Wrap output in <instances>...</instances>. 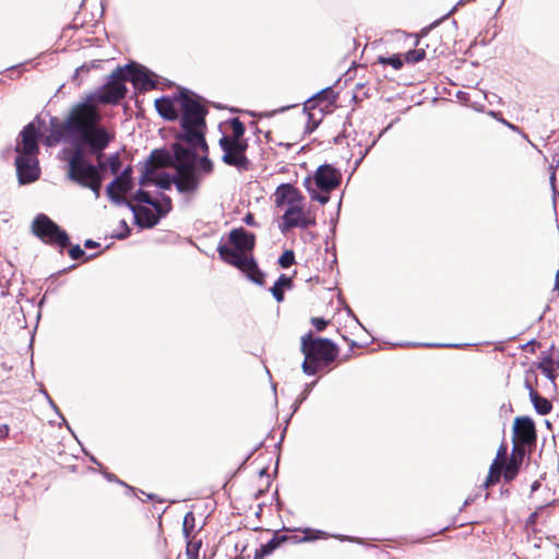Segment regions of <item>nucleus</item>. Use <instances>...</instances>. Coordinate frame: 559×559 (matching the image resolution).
Instances as JSON below:
<instances>
[{
    "instance_id": "f257e3e1",
    "label": "nucleus",
    "mask_w": 559,
    "mask_h": 559,
    "mask_svg": "<svg viewBox=\"0 0 559 559\" xmlns=\"http://www.w3.org/2000/svg\"><path fill=\"white\" fill-rule=\"evenodd\" d=\"M98 108L87 99L74 105L62 124L58 126L51 134L53 142H69L72 147L64 148V157L72 156L80 148L86 158V153L96 155L98 174L108 167L107 159H103V151L114 139V133L103 127Z\"/></svg>"
},
{
    "instance_id": "f03ea898",
    "label": "nucleus",
    "mask_w": 559,
    "mask_h": 559,
    "mask_svg": "<svg viewBox=\"0 0 559 559\" xmlns=\"http://www.w3.org/2000/svg\"><path fill=\"white\" fill-rule=\"evenodd\" d=\"M179 111V120L181 132L177 135V140L182 141L192 146H200L203 152H207V143L205 141V117L207 109L201 103V97L187 88H181V104Z\"/></svg>"
},
{
    "instance_id": "7ed1b4c3",
    "label": "nucleus",
    "mask_w": 559,
    "mask_h": 559,
    "mask_svg": "<svg viewBox=\"0 0 559 559\" xmlns=\"http://www.w3.org/2000/svg\"><path fill=\"white\" fill-rule=\"evenodd\" d=\"M15 157L16 176L20 185L35 182L40 177L38 162V131L33 122L28 123L21 132V141L17 142Z\"/></svg>"
},
{
    "instance_id": "20e7f679",
    "label": "nucleus",
    "mask_w": 559,
    "mask_h": 559,
    "mask_svg": "<svg viewBox=\"0 0 559 559\" xmlns=\"http://www.w3.org/2000/svg\"><path fill=\"white\" fill-rule=\"evenodd\" d=\"M300 349L305 356L301 368L307 376L316 374L338 355V348L331 340L314 337L311 333L301 337Z\"/></svg>"
},
{
    "instance_id": "39448f33",
    "label": "nucleus",
    "mask_w": 559,
    "mask_h": 559,
    "mask_svg": "<svg viewBox=\"0 0 559 559\" xmlns=\"http://www.w3.org/2000/svg\"><path fill=\"white\" fill-rule=\"evenodd\" d=\"M67 162V177L72 182L78 183L83 188L90 189L95 199L100 195V188L103 183V176L98 174L97 167L90 163L78 148L72 156L64 157Z\"/></svg>"
},
{
    "instance_id": "423d86ee",
    "label": "nucleus",
    "mask_w": 559,
    "mask_h": 559,
    "mask_svg": "<svg viewBox=\"0 0 559 559\" xmlns=\"http://www.w3.org/2000/svg\"><path fill=\"white\" fill-rule=\"evenodd\" d=\"M342 174L330 164L320 165L313 177H306L302 186L308 191L310 198L321 204L329 202V192L334 190L341 183Z\"/></svg>"
},
{
    "instance_id": "0eeeda50",
    "label": "nucleus",
    "mask_w": 559,
    "mask_h": 559,
    "mask_svg": "<svg viewBox=\"0 0 559 559\" xmlns=\"http://www.w3.org/2000/svg\"><path fill=\"white\" fill-rule=\"evenodd\" d=\"M32 231L45 243L57 245L61 249L70 245L68 234L46 214H38L34 218Z\"/></svg>"
},
{
    "instance_id": "6e6552de",
    "label": "nucleus",
    "mask_w": 559,
    "mask_h": 559,
    "mask_svg": "<svg viewBox=\"0 0 559 559\" xmlns=\"http://www.w3.org/2000/svg\"><path fill=\"white\" fill-rule=\"evenodd\" d=\"M128 69L117 68L108 78L106 84L97 92L95 98L103 104H117L126 96V73Z\"/></svg>"
},
{
    "instance_id": "1a4fd4ad",
    "label": "nucleus",
    "mask_w": 559,
    "mask_h": 559,
    "mask_svg": "<svg viewBox=\"0 0 559 559\" xmlns=\"http://www.w3.org/2000/svg\"><path fill=\"white\" fill-rule=\"evenodd\" d=\"M219 147L223 151L222 160L228 165L237 168L238 171H247L250 162L246 156L248 142H231L227 136L219 139Z\"/></svg>"
},
{
    "instance_id": "9d476101",
    "label": "nucleus",
    "mask_w": 559,
    "mask_h": 559,
    "mask_svg": "<svg viewBox=\"0 0 559 559\" xmlns=\"http://www.w3.org/2000/svg\"><path fill=\"white\" fill-rule=\"evenodd\" d=\"M175 187L179 193L182 194H193L199 190L200 187V176L194 167L181 166L180 168H175Z\"/></svg>"
},
{
    "instance_id": "9b49d317",
    "label": "nucleus",
    "mask_w": 559,
    "mask_h": 559,
    "mask_svg": "<svg viewBox=\"0 0 559 559\" xmlns=\"http://www.w3.org/2000/svg\"><path fill=\"white\" fill-rule=\"evenodd\" d=\"M122 69H128L126 73L127 81H131L133 86L139 90H152L156 86L154 80L155 74L143 66L139 64H127Z\"/></svg>"
},
{
    "instance_id": "f8f14e48",
    "label": "nucleus",
    "mask_w": 559,
    "mask_h": 559,
    "mask_svg": "<svg viewBox=\"0 0 559 559\" xmlns=\"http://www.w3.org/2000/svg\"><path fill=\"white\" fill-rule=\"evenodd\" d=\"M514 443L519 445H531L536 441V429L534 421L527 417H518L513 425Z\"/></svg>"
},
{
    "instance_id": "ddd939ff",
    "label": "nucleus",
    "mask_w": 559,
    "mask_h": 559,
    "mask_svg": "<svg viewBox=\"0 0 559 559\" xmlns=\"http://www.w3.org/2000/svg\"><path fill=\"white\" fill-rule=\"evenodd\" d=\"M181 104V90L169 96H163L155 99V108L158 115L168 121H175L179 118Z\"/></svg>"
},
{
    "instance_id": "4468645a",
    "label": "nucleus",
    "mask_w": 559,
    "mask_h": 559,
    "mask_svg": "<svg viewBox=\"0 0 559 559\" xmlns=\"http://www.w3.org/2000/svg\"><path fill=\"white\" fill-rule=\"evenodd\" d=\"M283 230L294 227L308 228L316 225L314 217H310L301 207H286L283 214Z\"/></svg>"
},
{
    "instance_id": "2eb2a0df",
    "label": "nucleus",
    "mask_w": 559,
    "mask_h": 559,
    "mask_svg": "<svg viewBox=\"0 0 559 559\" xmlns=\"http://www.w3.org/2000/svg\"><path fill=\"white\" fill-rule=\"evenodd\" d=\"M122 205L127 206L133 213L135 224L142 228L154 227L163 217L159 216V213H155L153 210L143 205H135L128 199L127 203H122Z\"/></svg>"
},
{
    "instance_id": "dca6fc26",
    "label": "nucleus",
    "mask_w": 559,
    "mask_h": 559,
    "mask_svg": "<svg viewBox=\"0 0 559 559\" xmlns=\"http://www.w3.org/2000/svg\"><path fill=\"white\" fill-rule=\"evenodd\" d=\"M189 147H185L182 144L176 142L171 145L173 150V162L175 160V168H180L182 165L187 167H194L197 163V153L195 150L200 148V146H192L188 144Z\"/></svg>"
},
{
    "instance_id": "f3484780",
    "label": "nucleus",
    "mask_w": 559,
    "mask_h": 559,
    "mask_svg": "<svg viewBox=\"0 0 559 559\" xmlns=\"http://www.w3.org/2000/svg\"><path fill=\"white\" fill-rule=\"evenodd\" d=\"M217 251L222 260L230 265L238 267L239 270H241L245 264H248V262L249 264H253L252 257L226 245H219Z\"/></svg>"
},
{
    "instance_id": "a211bd4d",
    "label": "nucleus",
    "mask_w": 559,
    "mask_h": 559,
    "mask_svg": "<svg viewBox=\"0 0 559 559\" xmlns=\"http://www.w3.org/2000/svg\"><path fill=\"white\" fill-rule=\"evenodd\" d=\"M277 206L286 204L287 207L299 206L302 200L300 192L289 183L281 185L275 192Z\"/></svg>"
},
{
    "instance_id": "6ab92c4d",
    "label": "nucleus",
    "mask_w": 559,
    "mask_h": 559,
    "mask_svg": "<svg viewBox=\"0 0 559 559\" xmlns=\"http://www.w3.org/2000/svg\"><path fill=\"white\" fill-rule=\"evenodd\" d=\"M524 455V448L519 445L518 443H514L511 456L503 468V477L506 481H511L516 477L519 469L523 463Z\"/></svg>"
},
{
    "instance_id": "aec40b11",
    "label": "nucleus",
    "mask_w": 559,
    "mask_h": 559,
    "mask_svg": "<svg viewBox=\"0 0 559 559\" xmlns=\"http://www.w3.org/2000/svg\"><path fill=\"white\" fill-rule=\"evenodd\" d=\"M229 241L235 249L247 254L254 247V235L243 228H236L229 233Z\"/></svg>"
},
{
    "instance_id": "412c9836",
    "label": "nucleus",
    "mask_w": 559,
    "mask_h": 559,
    "mask_svg": "<svg viewBox=\"0 0 559 559\" xmlns=\"http://www.w3.org/2000/svg\"><path fill=\"white\" fill-rule=\"evenodd\" d=\"M536 368L545 374L552 388L556 389V371L559 368V359L554 358L552 355L547 352H543L540 361L536 364Z\"/></svg>"
},
{
    "instance_id": "4be33fe9",
    "label": "nucleus",
    "mask_w": 559,
    "mask_h": 559,
    "mask_svg": "<svg viewBox=\"0 0 559 559\" xmlns=\"http://www.w3.org/2000/svg\"><path fill=\"white\" fill-rule=\"evenodd\" d=\"M121 180L132 181V167L128 166L124 168L116 178L107 186L106 193L109 200L116 205H122V203H127V198L117 194L115 191V185Z\"/></svg>"
},
{
    "instance_id": "5701e85b",
    "label": "nucleus",
    "mask_w": 559,
    "mask_h": 559,
    "mask_svg": "<svg viewBox=\"0 0 559 559\" xmlns=\"http://www.w3.org/2000/svg\"><path fill=\"white\" fill-rule=\"evenodd\" d=\"M132 200L136 202H141L144 204H148L153 206L155 212L159 213V216H165L170 210H171V200L169 197H165V200L167 201L168 207L166 210L162 209V203H159L156 200H153L148 192L139 189L133 195Z\"/></svg>"
},
{
    "instance_id": "b1692460",
    "label": "nucleus",
    "mask_w": 559,
    "mask_h": 559,
    "mask_svg": "<svg viewBox=\"0 0 559 559\" xmlns=\"http://www.w3.org/2000/svg\"><path fill=\"white\" fill-rule=\"evenodd\" d=\"M304 533V536L299 539L300 543H309L317 540L319 538H328V537H334L340 540H349V542H356L355 538L346 536V535H330L324 531L320 530H312L309 527L300 530Z\"/></svg>"
},
{
    "instance_id": "393cba45",
    "label": "nucleus",
    "mask_w": 559,
    "mask_h": 559,
    "mask_svg": "<svg viewBox=\"0 0 559 559\" xmlns=\"http://www.w3.org/2000/svg\"><path fill=\"white\" fill-rule=\"evenodd\" d=\"M287 538L288 537L286 535H274L267 543L261 545L260 548L255 550V559L271 555L284 542H286Z\"/></svg>"
},
{
    "instance_id": "a878e982",
    "label": "nucleus",
    "mask_w": 559,
    "mask_h": 559,
    "mask_svg": "<svg viewBox=\"0 0 559 559\" xmlns=\"http://www.w3.org/2000/svg\"><path fill=\"white\" fill-rule=\"evenodd\" d=\"M293 287V280L285 275V274H282L277 280L276 282L274 283V285L271 287V294L272 296L275 298V300L277 302H281L284 300V289H290Z\"/></svg>"
},
{
    "instance_id": "bb28decb",
    "label": "nucleus",
    "mask_w": 559,
    "mask_h": 559,
    "mask_svg": "<svg viewBox=\"0 0 559 559\" xmlns=\"http://www.w3.org/2000/svg\"><path fill=\"white\" fill-rule=\"evenodd\" d=\"M145 164L152 165L155 170L157 167L173 165V156L164 150H154Z\"/></svg>"
},
{
    "instance_id": "cd10ccee",
    "label": "nucleus",
    "mask_w": 559,
    "mask_h": 559,
    "mask_svg": "<svg viewBox=\"0 0 559 559\" xmlns=\"http://www.w3.org/2000/svg\"><path fill=\"white\" fill-rule=\"evenodd\" d=\"M240 271H242L252 283L259 286L264 284V273L259 269L254 259L253 264H245Z\"/></svg>"
},
{
    "instance_id": "c85d7f7f",
    "label": "nucleus",
    "mask_w": 559,
    "mask_h": 559,
    "mask_svg": "<svg viewBox=\"0 0 559 559\" xmlns=\"http://www.w3.org/2000/svg\"><path fill=\"white\" fill-rule=\"evenodd\" d=\"M530 400L534 406V409L540 414L546 415L551 411V403L537 393V391H532L528 393Z\"/></svg>"
},
{
    "instance_id": "c756f323",
    "label": "nucleus",
    "mask_w": 559,
    "mask_h": 559,
    "mask_svg": "<svg viewBox=\"0 0 559 559\" xmlns=\"http://www.w3.org/2000/svg\"><path fill=\"white\" fill-rule=\"evenodd\" d=\"M231 135H226L227 139L231 142H248L243 139V134L246 131L245 124L240 121L239 118H233L230 120Z\"/></svg>"
},
{
    "instance_id": "7c9ffc66",
    "label": "nucleus",
    "mask_w": 559,
    "mask_h": 559,
    "mask_svg": "<svg viewBox=\"0 0 559 559\" xmlns=\"http://www.w3.org/2000/svg\"><path fill=\"white\" fill-rule=\"evenodd\" d=\"M503 469V462H498V460H493L489 467L488 476L484 483V487H489L499 481L501 472Z\"/></svg>"
},
{
    "instance_id": "2f4dec72",
    "label": "nucleus",
    "mask_w": 559,
    "mask_h": 559,
    "mask_svg": "<svg viewBox=\"0 0 559 559\" xmlns=\"http://www.w3.org/2000/svg\"><path fill=\"white\" fill-rule=\"evenodd\" d=\"M537 384V374L534 368H530L524 372V388L531 393L535 390V385Z\"/></svg>"
},
{
    "instance_id": "473e14b6",
    "label": "nucleus",
    "mask_w": 559,
    "mask_h": 559,
    "mask_svg": "<svg viewBox=\"0 0 559 559\" xmlns=\"http://www.w3.org/2000/svg\"><path fill=\"white\" fill-rule=\"evenodd\" d=\"M378 62L381 64H389L395 70H400L403 67V60L400 55H393L391 57H378Z\"/></svg>"
},
{
    "instance_id": "72a5a7b5",
    "label": "nucleus",
    "mask_w": 559,
    "mask_h": 559,
    "mask_svg": "<svg viewBox=\"0 0 559 559\" xmlns=\"http://www.w3.org/2000/svg\"><path fill=\"white\" fill-rule=\"evenodd\" d=\"M154 167L150 164H144L142 175L139 179L140 186H147L148 183H154Z\"/></svg>"
},
{
    "instance_id": "f704fd0d",
    "label": "nucleus",
    "mask_w": 559,
    "mask_h": 559,
    "mask_svg": "<svg viewBox=\"0 0 559 559\" xmlns=\"http://www.w3.org/2000/svg\"><path fill=\"white\" fill-rule=\"evenodd\" d=\"M154 183L163 190H169L175 185V176L168 174L160 175L154 178Z\"/></svg>"
},
{
    "instance_id": "c9c22d12",
    "label": "nucleus",
    "mask_w": 559,
    "mask_h": 559,
    "mask_svg": "<svg viewBox=\"0 0 559 559\" xmlns=\"http://www.w3.org/2000/svg\"><path fill=\"white\" fill-rule=\"evenodd\" d=\"M425 57H426V51H425V49L420 48V49H414V50L407 51L405 55V60L409 63H417V62L424 60Z\"/></svg>"
},
{
    "instance_id": "e433bc0d",
    "label": "nucleus",
    "mask_w": 559,
    "mask_h": 559,
    "mask_svg": "<svg viewBox=\"0 0 559 559\" xmlns=\"http://www.w3.org/2000/svg\"><path fill=\"white\" fill-rule=\"evenodd\" d=\"M201 540L198 542H188L186 555L187 559H198L199 558V550L201 547Z\"/></svg>"
},
{
    "instance_id": "4c0bfd02",
    "label": "nucleus",
    "mask_w": 559,
    "mask_h": 559,
    "mask_svg": "<svg viewBox=\"0 0 559 559\" xmlns=\"http://www.w3.org/2000/svg\"><path fill=\"white\" fill-rule=\"evenodd\" d=\"M294 263H295V254L292 250L284 251L278 259V264L284 269L289 267Z\"/></svg>"
},
{
    "instance_id": "58836bf2",
    "label": "nucleus",
    "mask_w": 559,
    "mask_h": 559,
    "mask_svg": "<svg viewBox=\"0 0 559 559\" xmlns=\"http://www.w3.org/2000/svg\"><path fill=\"white\" fill-rule=\"evenodd\" d=\"M107 163H108V168L110 169L111 174L118 175L120 167H121L119 154L116 153V154L110 155L107 158Z\"/></svg>"
},
{
    "instance_id": "ea45409f",
    "label": "nucleus",
    "mask_w": 559,
    "mask_h": 559,
    "mask_svg": "<svg viewBox=\"0 0 559 559\" xmlns=\"http://www.w3.org/2000/svg\"><path fill=\"white\" fill-rule=\"evenodd\" d=\"M133 188L132 181L121 180L115 185V191L117 194L124 197V194L129 193Z\"/></svg>"
},
{
    "instance_id": "a19ab883",
    "label": "nucleus",
    "mask_w": 559,
    "mask_h": 559,
    "mask_svg": "<svg viewBox=\"0 0 559 559\" xmlns=\"http://www.w3.org/2000/svg\"><path fill=\"white\" fill-rule=\"evenodd\" d=\"M314 384H316V382H311V383L306 384L304 391L300 393V395L297 397V400L295 402V411L307 399L308 394L311 392V390L314 386Z\"/></svg>"
},
{
    "instance_id": "79ce46f5",
    "label": "nucleus",
    "mask_w": 559,
    "mask_h": 559,
    "mask_svg": "<svg viewBox=\"0 0 559 559\" xmlns=\"http://www.w3.org/2000/svg\"><path fill=\"white\" fill-rule=\"evenodd\" d=\"M199 169L204 174H210L213 171V163L207 156H203L199 160Z\"/></svg>"
},
{
    "instance_id": "37998d69",
    "label": "nucleus",
    "mask_w": 559,
    "mask_h": 559,
    "mask_svg": "<svg viewBox=\"0 0 559 559\" xmlns=\"http://www.w3.org/2000/svg\"><path fill=\"white\" fill-rule=\"evenodd\" d=\"M43 393H44V395H45L46 400L48 401V403H49L50 407H51V408L55 411V413H56V414L61 418L62 424H64V425L68 427V429H70V427H69V425H68V423H67L66 418L62 416V414L60 413V411H59L58 406L55 404V402H53V401H52V399L49 396V394H48L45 390L43 391Z\"/></svg>"
},
{
    "instance_id": "c03bdc74",
    "label": "nucleus",
    "mask_w": 559,
    "mask_h": 559,
    "mask_svg": "<svg viewBox=\"0 0 559 559\" xmlns=\"http://www.w3.org/2000/svg\"><path fill=\"white\" fill-rule=\"evenodd\" d=\"M84 254H85L84 250L79 245L73 246L69 250V255L73 260H78V259L82 258Z\"/></svg>"
},
{
    "instance_id": "a18cd8bd",
    "label": "nucleus",
    "mask_w": 559,
    "mask_h": 559,
    "mask_svg": "<svg viewBox=\"0 0 559 559\" xmlns=\"http://www.w3.org/2000/svg\"><path fill=\"white\" fill-rule=\"evenodd\" d=\"M190 521L191 522L194 521L192 512H188L183 519V528L182 530H183L186 537H189V535H190V528L188 527Z\"/></svg>"
},
{
    "instance_id": "49530a36",
    "label": "nucleus",
    "mask_w": 559,
    "mask_h": 559,
    "mask_svg": "<svg viewBox=\"0 0 559 559\" xmlns=\"http://www.w3.org/2000/svg\"><path fill=\"white\" fill-rule=\"evenodd\" d=\"M311 322L318 331H323L328 324L322 318H312Z\"/></svg>"
},
{
    "instance_id": "de8ad7c7",
    "label": "nucleus",
    "mask_w": 559,
    "mask_h": 559,
    "mask_svg": "<svg viewBox=\"0 0 559 559\" xmlns=\"http://www.w3.org/2000/svg\"><path fill=\"white\" fill-rule=\"evenodd\" d=\"M331 93H333L332 88L325 87V88L321 90L319 93H317V95H314L312 98H309L307 100V104L311 103L314 98H321L323 95L331 94Z\"/></svg>"
},
{
    "instance_id": "09e8293b",
    "label": "nucleus",
    "mask_w": 559,
    "mask_h": 559,
    "mask_svg": "<svg viewBox=\"0 0 559 559\" xmlns=\"http://www.w3.org/2000/svg\"><path fill=\"white\" fill-rule=\"evenodd\" d=\"M507 453V447L504 444H501L497 451V456L495 460H498V462H503V457Z\"/></svg>"
},
{
    "instance_id": "8fccbe9b",
    "label": "nucleus",
    "mask_w": 559,
    "mask_h": 559,
    "mask_svg": "<svg viewBox=\"0 0 559 559\" xmlns=\"http://www.w3.org/2000/svg\"><path fill=\"white\" fill-rule=\"evenodd\" d=\"M120 225H121V227L124 228L126 231H124V234L117 235V238L123 239L130 234V228L128 227L126 221H123V219L120 222Z\"/></svg>"
},
{
    "instance_id": "3c124183",
    "label": "nucleus",
    "mask_w": 559,
    "mask_h": 559,
    "mask_svg": "<svg viewBox=\"0 0 559 559\" xmlns=\"http://www.w3.org/2000/svg\"><path fill=\"white\" fill-rule=\"evenodd\" d=\"M104 476L108 481H114V483H119L121 485H126L123 481L119 480L116 475H114L111 473H104Z\"/></svg>"
},
{
    "instance_id": "603ef678",
    "label": "nucleus",
    "mask_w": 559,
    "mask_h": 559,
    "mask_svg": "<svg viewBox=\"0 0 559 559\" xmlns=\"http://www.w3.org/2000/svg\"><path fill=\"white\" fill-rule=\"evenodd\" d=\"M9 433V428L7 425H1L0 426V439H3L8 436Z\"/></svg>"
},
{
    "instance_id": "864d4df0",
    "label": "nucleus",
    "mask_w": 559,
    "mask_h": 559,
    "mask_svg": "<svg viewBox=\"0 0 559 559\" xmlns=\"http://www.w3.org/2000/svg\"><path fill=\"white\" fill-rule=\"evenodd\" d=\"M84 246L86 248H97L99 246L98 242L94 241V240H91V239H87L85 242H84Z\"/></svg>"
},
{
    "instance_id": "5fc2aeb1",
    "label": "nucleus",
    "mask_w": 559,
    "mask_h": 559,
    "mask_svg": "<svg viewBox=\"0 0 559 559\" xmlns=\"http://www.w3.org/2000/svg\"><path fill=\"white\" fill-rule=\"evenodd\" d=\"M501 121H502V123L508 126L511 130L519 132V128L516 126H514V124H512V123H510V122H508L506 120H501Z\"/></svg>"
},
{
    "instance_id": "6e6d98bb",
    "label": "nucleus",
    "mask_w": 559,
    "mask_h": 559,
    "mask_svg": "<svg viewBox=\"0 0 559 559\" xmlns=\"http://www.w3.org/2000/svg\"><path fill=\"white\" fill-rule=\"evenodd\" d=\"M245 222L248 225H252L253 224V216L251 214L246 215Z\"/></svg>"
},
{
    "instance_id": "4d7b16f0",
    "label": "nucleus",
    "mask_w": 559,
    "mask_h": 559,
    "mask_svg": "<svg viewBox=\"0 0 559 559\" xmlns=\"http://www.w3.org/2000/svg\"><path fill=\"white\" fill-rule=\"evenodd\" d=\"M555 289H557L559 292V271H557V274H556Z\"/></svg>"
},
{
    "instance_id": "13d9d810",
    "label": "nucleus",
    "mask_w": 559,
    "mask_h": 559,
    "mask_svg": "<svg viewBox=\"0 0 559 559\" xmlns=\"http://www.w3.org/2000/svg\"><path fill=\"white\" fill-rule=\"evenodd\" d=\"M555 181H556V174H555V171H554V173L551 174V176H550V183H551L552 188H555Z\"/></svg>"
},
{
    "instance_id": "bf43d9fd",
    "label": "nucleus",
    "mask_w": 559,
    "mask_h": 559,
    "mask_svg": "<svg viewBox=\"0 0 559 559\" xmlns=\"http://www.w3.org/2000/svg\"><path fill=\"white\" fill-rule=\"evenodd\" d=\"M165 197L166 195L163 197V201H164L163 204H162V209L163 210H166L168 207V204H167V201L165 200Z\"/></svg>"
},
{
    "instance_id": "052dcab7",
    "label": "nucleus",
    "mask_w": 559,
    "mask_h": 559,
    "mask_svg": "<svg viewBox=\"0 0 559 559\" xmlns=\"http://www.w3.org/2000/svg\"><path fill=\"white\" fill-rule=\"evenodd\" d=\"M445 347H459V344H444Z\"/></svg>"
},
{
    "instance_id": "680f3d73",
    "label": "nucleus",
    "mask_w": 559,
    "mask_h": 559,
    "mask_svg": "<svg viewBox=\"0 0 559 559\" xmlns=\"http://www.w3.org/2000/svg\"><path fill=\"white\" fill-rule=\"evenodd\" d=\"M91 461L100 466V463L94 456H91Z\"/></svg>"
}]
</instances>
